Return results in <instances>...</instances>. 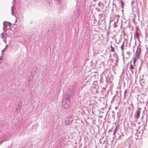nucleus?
I'll return each mask as SVG.
<instances>
[{"label":"nucleus","mask_w":148,"mask_h":148,"mask_svg":"<svg viewBox=\"0 0 148 148\" xmlns=\"http://www.w3.org/2000/svg\"><path fill=\"white\" fill-rule=\"evenodd\" d=\"M126 91H127V90H125V92H124V95H125L126 94Z\"/></svg>","instance_id":"nucleus-13"},{"label":"nucleus","mask_w":148,"mask_h":148,"mask_svg":"<svg viewBox=\"0 0 148 148\" xmlns=\"http://www.w3.org/2000/svg\"><path fill=\"white\" fill-rule=\"evenodd\" d=\"M135 65L131 63L130 64V66H129L130 69L131 70L132 73H133V69H134V66Z\"/></svg>","instance_id":"nucleus-4"},{"label":"nucleus","mask_w":148,"mask_h":148,"mask_svg":"<svg viewBox=\"0 0 148 148\" xmlns=\"http://www.w3.org/2000/svg\"><path fill=\"white\" fill-rule=\"evenodd\" d=\"M7 23V22H4L3 24H4V27H5V23Z\"/></svg>","instance_id":"nucleus-12"},{"label":"nucleus","mask_w":148,"mask_h":148,"mask_svg":"<svg viewBox=\"0 0 148 148\" xmlns=\"http://www.w3.org/2000/svg\"><path fill=\"white\" fill-rule=\"evenodd\" d=\"M117 127H116L115 129L114 130V134H115V133H116V132H117Z\"/></svg>","instance_id":"nucleus-9"},{"label":"nucleus","mask_w":148,"mask_h":148,"mask_svg":"<svg viewBox=\"0 0 148 148\" xmlns=\"http://www.w3.org/2000/svg\"><path fill=\"white\" fill-rule=\"evenodd\" d=\"M70 101L68 99H64L62 104L65 108H68L70 106Z\"/></svg>","instance_id":"nucleus-1"},{"label":"nucleus","mask_w":148,"mask_h":148,"mask_svg":"<svg viewBox=\"0 0 148 148\" xmlns=\"http://www.w3.org/2000/svg\"><path fill=\"white\" fill-rule=\"evenodd\" d=\"M140 51L138 52V51H136V57L134 58L133 59V64L134 65H135V63L136 61L139 59V55L140 53Z\"/></svg>","instance_id":"nucleus-2"},{"label":"nucleus","mask_w":148,"mask_h":148,"mask_svg":"<svg viewBox=\"0 0 148 148\" xmlns=\"http://www.w3.org/2000/svg\"><path fill=\"white\" fill-rule=\"evenodd\" d=\"M140 31L138 29H136V35L137 36V37L138 39H139V34L138 32H140Z\"/></svg>","instance_id":"nucleus-5"},{"label":"nucleus","mask_w":148,"mask_h":148,"mask_svg":"<svg viewBox=\"0 0 148 148\" xmlns=\"http://www.w3.org/2000/svg\"><path fill=\"white\" fill-rule=\"evenodd\" d=\"M140 110L138 109L136 111V114L135 116L137 117V119H138L140 117Z\"/></svg>","instance_id":"nucleus-3"},{"label":"nucleus","mask_w":148,"mask_h":148,"mask_svg":"<svg viewBox=\"0 0 148 148\" xmlns=\"http://www.w3.org/2000/svg\"><path fill=\"white\" fill-rule=\"evenodd\" d=\"M1 37L2 38H3L4 37V35H3V34L2 33L1 34Z\"/></svg>","instance_id":"nucleus-11"},{"label":"nucleus","mask_w":148,"mask_h":148,"mask_svg":"<svg viewBox=\"0 0 148 148\" xmlns=\"http://www.w3.org/2000/svg\"><path fill=\"white\" fill-rule=\"evenodd\" d=\"M124 46V42H123L122 45L121 46V48L122 50H123V47Z\"/></svg>","instance_id":"nucleus-8"},{"label":"nucleus","mask_w":148,"mask_h":148,"mask_svg":"<svg viewBox=\"0 0 148 148\" xmlns=\"http://www.w3.org/2000/svg\"><path fill=\"white\" fill-rule=\"evenodd\" d=\"M121 5L122 7L123 8L124 4L123 3V1L122 0L121 1Z\"/></svg>","instance_id":"nucleus-6"},{"label":"nucleus","mask_w":148,"mask_h":148,"mask_svg":"<svg viewBox=\"0 0 148 148\" xmlns=\"http://www.w3.org/2000/svg\"><path fill=\"white\" fill-rule=\"evenodd\" d=\"M110 48L111 49V51L112 52H114V48L113 47H112V45L110 46Z\"/></svg>","instance_id":"nucleus-7"},{"label":"nucleus","mask_w":148,"mask_h":148,"mask_svg":"<svg viewBox=\"0 0 148 148\" xmlns=\"http://www.w3.org/2000/svg\"><path fill=\"white\" fill-rule=\"evenodd\" d=\"M117 26V25L116 23V22H115L114 23V27H116Z\"/></svg>","instance_id":"nucleus-10"}]
</instances>
